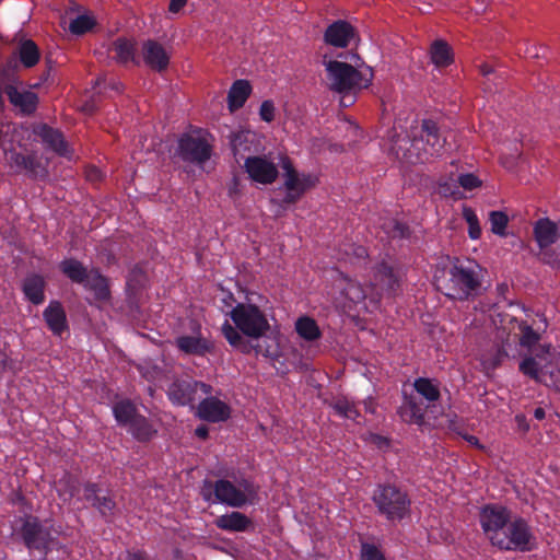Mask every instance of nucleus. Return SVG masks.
Wrapping results in <instances>:
<instances>
[{
    "mask_svg": "<svg viewBox=\"0 0 560 560\" xmlns=\"http://www.w3.org/2000/svg\"><path fill=\"white\" fill-rule=\"evenodd\" d=\"M234 326L228 320L222 325L221 331L228 342L247 352V343L243 336L258 340L266 336L270 324L264 311L252 303H237L229 313Z\"/></svg>",
    "mask_w": 560,
    "mask_h": 560,
    "instance_id": "obj_1",
    "label": "nucleus"
},
{
    "mask_svg": "<svg viewBox=\"0 0 560 560\" xmlns=\"http://www.w3.org/2000/svg\"><path fill=\"white\" fill-rule=\"evenodd\" d=\"M480 266L472 261L458 259L447 270L445 295L454 300H468L481 287L482 273Z\"/></svg>",
    "mask_w": 560,
    "mask_h": 560,
    "instance_id": "obj_2",
    "label": "nucleus"
},
{
    "mask_svg": "<svg viewBox=\"0 0 560 560\" xmlns=\"http://www.w3.org/2000/svg\"><path fill=\"white\" fill-rule=\"evenodd\" d=\"M372 501L377 509V513L389 522H400L410 514L411 500L409 494L396 485H377Z\"/></svg>",
    "mask_w": 560,
    "mask_h": 560,
    "instance_id": "obj_3",
    "label": "nucleus"
},
{
    "mask_svg": "<svg viewBox=\"0 0 560 560\" xmlns=\"http://www.w3.org/2000/svg\"><path fill=\"white\" fill-rule=\"evenodd\" d=\"M326 71L329 89L340 94L355 93L366 89L373 77L372 72L368 75L353 66L338 60L326 62Z\"/></svg>",
    "mask_w": 560,
    "mask_h": 560,
    "instance_id": "obj_4",
    "label": "nucleus"
},
{
    "mask_svg": "<svg viewBox=\"0 0 560 560\" xmlns=\"http://www.w3.org/2000/svg\"><path fill=\"white\" fill-rule=\"evenodd\" d=\"M491 545L504 551L528 552L535 549L536 538L524 517L512 516L502 533L491 537Z\"/></svg>",
    "mask_w": 560,
    "mask_h": 560,
    "instance_id": "obj_5",
    "label": "nucleus"
},
{
    "mask_svg": "<svg viewBox=\"0 0 560 560\" xmlns=\"http://www.w3.org/2000/svg\"><path fill=\"white\" fill-rule=\"evenodd\" d=\"M247 135L241 132L233 137L231 141L232 151L237 163L244 159V168L249 178L259 184H272L278 177L277 166L265 156H247L243 151L248 148L245 145Z\"/></svg>",
    "mask_w": 560,
    "mask_h": 560,
    "instance_id": "obj_6",
    "label": "nucleus"
},
{
    "mask_svg": "<svg viewBox=\"0 0 560 560\" xmlns=\"http://www.w3.org/2000/svg\"><path fill=\"white\" fill-rule=\"evenodd\" d=\"M413 130V149L418 150V160L427 163L433 158L443 153L446 144V137L439 124L433 119H422Z\"/></svg>",
    "mask_w": 560,
    "mask_h": 560,
    "instance_id": "obj_7",
    "label": "nucleus"
},
{
    "mask_svg": "<svg viewBox=\"0 0 560 560\" xmlns=\"http://www.w3.org/2000/svg\"><path fill=\"white\" fill-rule=\"evenodd\" d=\"M243 489L237 488L226 479L215 480L213 483L206 481L202 497L206 501L219 502L232 508H242L247 503V493L255 491L248 481L242 483Z\"/></svg>",
    "mask_w": 560,
    "mask_h": 560,
    "instance_id": "obj_8",
    "label": "nucleus"
},
{
    "mask_svg": "<svg viewBox=\"0 0 560 560\" xmlns=\"http://www.w3.org/2000/svg\"><path fill=\"white\" fill-rule=\"evenodd\" d=\"M282 168L287 192L279 206L285 209L298 202L310 188L314 187L317 177L312 174H300L288 158L282 161Z\"/></svg>",
    "mask_w": 560,
    "mask_h": 560,
    "instance_id": "obj_9",
    "label": "nucleus"
},
{
    "mask_svg": "<svg viewBox=\"0 0 560 560\" xmlns=\"http://www.w3.org/2000/svg\"><path fill=\"white\" fill-rule=\"evenodd\" d=\"M72 282L82 283L97 302H107L110 299L108 280L97 270H88L80 261L72 259Z\"/></svg>",
    "mask_w": 560,
    "mask_h": 560,
    "instance_id": "obj_10",
    "label": "nucleus"
},
{
    "mask_svg": "<svg viewBox=\"0 0 560 560\" xmlns=\"http://www.w3.org/2000/svg\"><path fill=\"white\" fill-rule=\"evenodd\" d=\"M512 518V512L501 504H486L481 508L479 522L483 533L491 541V537L499 536Z\"/></svg>",
    "mask_w": 560,
    "mask_h": 560,
    "instance_id": "obj_11",
    "label": "nucleus"
},
{
    "mask_svg": "<svg viewBox=\"0 0 560 560\" xmlns=\"http://www.w3.org/2000/svg\"><path fill=\"white\" fill-rule=\"evenodd\" d=\"M177 151L183 161L201 165L211 158L212 147L202 137L184 135L178 140Z\"/></svg>",
    "mask_w": 560,
    "mask_h": 560,
    "instance_id": "obj_12",
    "label": "nucleus"
},
{
    "mask_svg": "<svg viewBox=\"0 0 560 560\" xmlns=\"http://www.w3.org/2000/svg\"><path fill=\"white\" fill-rule=\"evenodd\" d=\"M22 536L28 549L46 552L54 546L50 533L35 517H27L22 527Z\"/></svg>",
    "mask_w": 560,
    "mask_h": 560,
    "instance_id": "obj_13",
    "label": "nucleus"
},
{
    "mask_svg": "<svg viewBox=\"0 0 560 560\" xmlns=\"http://www.w3.org/2000/svg\"><path fill=\"white\" fill-rule=\"evenodd\" d=\"M413 130L410 135L397 133L395 130L390 135L389 153L398 161L408 164H422L418 160V150L413 149Z\"/></svg>",
    "mask_w": 560,
    "mask_h": 560,
    "instance_id": "obj_14",
    "label": "nucleus"
},
{
    "mask_svg": "<svg viewBox=\"0 0 560 560\" xmlns=\"http://www.w3.org/2000/svg\"><path fill=\"white\" fill-rule=\"evenodd\" d=\"M374 281L387 295H396L401 288L400 270L383 260L375 267Z\"/></svg>",
    "mask_w": 560,
    "mask_h": 560,
    "instance_id": "obj_15",
    "label": "nucleus"
},
{
    "mask_svg": "<svg viewBox=\"0 0 560 560\" xmlns=\"http://www.w3.org/2000/svg\"><path fill=\"white\" fill-rule=\"evenodd\" d=\"M141 57L145 66L159 73L168 68L171 59L164 46L154 39H147L142 43Z\"/></svg>",
    "mask_w": 560,
    "mask_h": 560,
    "instance_id": "obj_16",
    "label": "nucleus"
},
{
    "mask_svg": "<svg viewBox=\"0 0 560 560\" xmlns=\"http://www.w3.org/2000/svg\"><path fill=\"white\" fill-rule=\"evenodd\" d=\"M83 497L107 522L114 515V510L116 508L114 499L97 485H85L83 489Z\"/></svg>",
    "mask_w": 560,
    "mask_h": 560,
    "instance_id": "obj_17",
    "label": "nucleus"
},
{
    "mask_svg": "<svg viewBox=\"0 0 560 560\" xmlns=\"http://www.w3.org/2000/svg\"><path fill=\"white\" fill-rule=\"evenodd\" d=\"M197 416L201 420L218 423L230 418L231 408L226 402L217 397H207L199 402Z\"/></svg>",
    "mask_w": 560,
    "mask_h": 560,
    "instance_id": "obj_18",
    "label": "nucleus"
},
{
    "mask_svg": "<svg viewBox=\"0 0 560 560\" xmlns=\"http://www.w3.org/2000/svg\"><path fill=\"white\" fill-rule=\"evenodd\" d=\"M534 238L540 248L541 256L545 255L546 250H550L560 237L559 226L551 221L549 218L538 219L533 228Z\"/></svg>",
    "mask_w": 560,
    "mask_h": 560,
    "instance_id": "obj_19",
    "label": "nucleus"
},
{
    "mask_svg": "<svg viewBox=\"0 0 560 560\" xmlns=\"http://www.w3.org/2000/svg\"><path fill=\"white\" fill-rule=\"evenodd\" d=\"M179 351L188 355L203 357L213 349L212 342L198 330L196 335H183L175 339Z\"/></svg>",
    "mask_w": 560,
    "mask_h": 560,
    "instance_id": "obj_20",
    "label": "nucleus"
},
{
    "mask_svg": "<svg viewBox=\"0 0 560 560\" xmlns=\"http://www.w3.org/2000/svg\"><path fill=\"white\" fill-rule=\"evenodd\" d=\"M353 37L354 28L343 20L335 21L324 33L325 43L339 48L347 47Z\"/></svg>",
    "mask_w": 560,
    "mask_h": 560,
    "instance_id": "obj_21",
    "label": "nucleus"
},
{
    "mask_svg": "<svg viewBox=\"0 0 560 560\" xmlns=\"http://www.w3.org/2000/svg\"><path fill=\"white\" fill-rule=\"evenodd\" d=\"M428 406L416 396H405L401 406L398 409V415L406 423L421 425L424 422L425 411Z\"/></svg>",
    "mask_w": 560,
    "mask_h": 560,
    "instance_id": "obj_22",
    "label": "nucleus"
},
{
    "mask_svg": "<svg viewBox=\"0 0 560 560\" xmlns=\"http://www.w3.org/2000/svg\"><path fill=\"white\" fill-rule=\"evenodd\" d=\"M167 397L173 405L187 406L195 401L194 384L191 381L176 380L167 389Z\"/></svg>",
    "mask_w": 560,
    "mask_h": 560,
    "instance_id": "obj_23",
    "label": "nucleus"
},
{
    "mask_svg": "<svg viewBox=\"0 0 560 560\" xmlns=\"http://www.w3.org/2000/svg\"><path fill=\"white\" fill-rule=\"evenodd\" d=\"M11 104L24 114H31L36 109L37 95L31 91L20 90L18 86L9 85L5 90Z\"/></svg>",
    "mask_w": 560,
    "mask_h": 560,
    "instance_id": "obj_24",
    "label": "nucleus"
},
{
    "mask_svg": "<svg viewBox=\"0 0 560 560\" xmlns=\"http://www.w3.org/2000/svg\"><path fill=\"white\" fill-rule=\"evenodd\" d=\"M110 52L113 54V59L119 65H127L128 62L140 63L136 57L135 43L128 38L118 37L115 39L112 44Z\"/></svg>",
    "mask_w": 560,
    "mask_h": 560,
    "instance_id": "obj_25",
    "label": "nucleus"
},
{
    "mask_svg": "<svg viewBox=\"0 0 560 560\" xmlns=\"http://www.w3.org/2000/svg\"><path fill=\"white\" fill-rule=\"evenodd\" d=\"M33 133L52 151L59 154H63L66 151V143L62 135L58 130H55L45 124H39L34 126Z\"/></svg>",
    "mask_w": 560,
    "mask_h": 560,
    "instance_id": "obj_26",
    "label": "nucleus"
},
{
    "mask_svg": "<svg viewBox=\"0 0 560 560\" xmlns=\"http://www.w3.org/2000/svg\"><path fill=\"white\" fill-rule=\"evenodd\" d=\"M214 524L218 528L226 532H246L252 525V521L245 514L234 511L217 517Z\"/></svg>",
    "mask_w": 560,
    "mask_h": 560,
    "instance_id": "obj_27",
    "label": "nucleus"
},
{
    "mask_svg": "<svg viewBox=\"0 0 560 560\" xmlns=\"http://www.w3.org/2000/svg\"><path fill=\"white\" fill-rule=\"evenodd\" d=\"M252 93V85L246 80H236L228 93V106L231 112L240 109Z\"/></svg>",
    "mask_w": 560,
    "mask_h": 560,
    "instance_id": "obj_28",
    "label": "nucleus"
},
{
    "mask_svg": "<svg viewBox=\"0 0 560 560\" xmlns=\"http://www.w3.org/2000/svg\"><path fill=\"white\" fill-rule=\"evenodd\" d=\"M339 288L341 290V294L349 302V308H351L352 304L357 305L360 303H364L366 292L361 283L345 277L340 280Z\"/></svg>",
    "mask_w": 560,
    "mask_h": 560,
    "instance_id": "obj_29",
    "label": "nucleus"
},
{
    "mask_svg": "<svg viewBox=\"0 0 560 560\" xmlns=\"http://www.w3.org/2000/svg\"><path fill=\"white\" fill-rule=\"evenodd\" d=\"M430 57L438 68L448 67L454 61L452 47L443 39H436L431 44Z\"/></svg>",
    "mask_w": 560,
    "mask_h": 560,
    "instance_id": "obj_30",
    "label": "nucleus"
},
{
    "mask_svg": "<svg viewBox=\"0 0 560 560\" xmlns=\"http://www.w3.org/2000/svg\"><path fill=\"white\" fill-rule=\"evenodd\" d=\"M44 318L55 334H60L65 330L66 313L59 302L52 301L49 303L44 311Z\"/></svg>",
    "mask_w": 560,
    "mask_h": 560,
    "instance_id": "obj_31",
    "label": "nucleus"
},
{
    "mask_svg": "<svg viewBox=\"0 0 560 560\" xmlns=\"http://www.w3.org/2000/svg\"><path fill=\"white\" fill-rule=\"evenodd\" d=\"M113 413L120 427L127 428L140 413L136 405L129 399H121L114 404Z\"/></svg>",
    "mask_w": 560,
    "mask_h": 560,
    "instance_id": "obj_32",
    "label": "nucleus"
},
{
    "mask_svg": "<svg viewBox=\"0 0 560 560\" xmlns=\"http://www.w3.org/2000/svg\"><path fill=\"white\" fill-rule=\"evenodd\" d=\"M128 432L139 442H148L153 439L158 433L156 429L153 428L149 419L144 416L139 415L136 419L127 427Z\"/></svg>",
    "mask_w": 560,
    "mask_h": 560,
    "instance_id": "obj_33",
    "label": "nucleus"
},
{
    "mask_svg": "<svg viewBox=\"0 0 560 560\" xmlns=\"http://www.w3.org/2000/svg\"><path fill=\"white\" fill-rule=\"evenodd\" d=\"M45 281L38 275H31L23 282V292L25 296L34 304H40L45 300Z\"/></svg>",
    "mask_w": 560,
    "mask_h": 560,
    "instance_id": "obj_34",
    "label": "nucleus"
},
{
    "mask_svg": "<svg viewBox=\"0 0 560 560\" xmlns=\"http://www.w3.org/2000/svg\"><path fill=\"white\" fill-rule=\"evenodd\" d=\"M4 159L8 166L14 172L33 171L35 167V156L24 155L14 149L4 148Z\"/></svg>",
    "mask_w": 560,
    "mask_h": 560,
    "instance_id": "obj_35",
    "label": "nucleus"
},
{
    "mask_svg": "<svg viewBox=\"0 0 560 560\" xmlns=\"http://www.w3.org/2000/svg\"><path fill=\"white\" fill-rule=\"evenodd\" d=\"M545 362L540 361L534 355H526L522 359L518 364V371L535 381L536 383H541L542 381V372L544 368H546Z\"/></svg>",
    "mask_w": 560,
    "mask_h": 560,
    "instance_id": "obj_36",
    "label": "nucleus"
},
{
    "mask_svg": "<svg viewBox=\"0 0 560 560\" xmlns=\"http://www.w3.org/2000/svg\"><path fill=\"white\" fill-rule=\"evenodd\" d=\"M415 390L428 402H435L441 397L439 384L428 377H418L413 382Z\"/></svg>",
    "mask_w": 560,
    "mask_h": 560,
    "instance_id": "obj_37",
    "label": "nucleus"
},
{
    "mask_svg": "<svg viewBox=\"0 0 560 560\" xmlns=\"http://www.w3.org/2000/svg\"><path fill=\"white\" fill-rule=\"evenodd\" d=\"M295 330L299 336L307 341H314L320 338V329L312 317L302 316L295 322Z\"/></svg>",
    "mask_w": 560,
    "mask_h": 560,
    "instance_id": "obj_38",
    "label": "nucleus"
},
{
    "mask_svg": "<svg viewBox=\"0 0 560 560\" xmlns=\"http://www.w3.org/2000/svg\"><path fill=\"white\" fill-rule=\"evenodd\" d=\"M18 54L21 62L26 68L35 66L40 56L37 45L31 39H24L19 44Z\"/></svg>",
    "mask_w": 560,
    "mask_h": 560,
    "instance_id": "obj_39",
    "label": "nucleus"
},
{
    "mask_svg": "<svg viewBox=\"0 0 560 560\" xmlns=\"http://www.w3.org/2000/svg\"><path fill=\"white\" fill-rule=\"evenodd\" d=\"M97 22L94 15L89 13L79 14L72 18V35L82 36L93 32Z\"/></svg>",
    "mask_w": 560,
    "mask_h": 560,
    "instance_id": "obj_40",
    "label": "nucleus"
},
{
    "mask_svg": "<svg viewBox=\"0 0 560 560\" xmlns=\"http://www.w3.org/2000/svg\"><path fill=\"white\" fill-rule=\"evenodd\" d=\"M332 409L337 415L340 417L357 421H359L360 418V411L358 410L355 404L346 397L338 398L332 405Z\"/></svg>",
    "mask_w": 560,
    "mask_h": 560,
    "instance_id": "obj_41",
    "label": "nucleus"
},
{
    "mask_svg": "<svg viewBox=\"0 0 560 560\" xmlns=\"http://www.w3.org/2000/svg\"><path fill=\"white\" fill-rule=\"evenodd\" d=\"M383 230L388 238L405 240L409 238L411 231L406 223L390 219L383 224Z\"/></svg>",
    "mask_w": 560,
    "mask_h": 560,
    "instance_id": "obj_42",
    "label": "nucleus"
},
{
    "mask_svg": "<svg viewBox=\"0 0 560 560\" xmlns=\"http://www.w3.org/2000/svg\"><path fill=\"white\" fill-rule=\"evenodd\" d=\"M521 332L520 345L524 348L532 349L540 340V335L533 329L526 322H521L518 325Z\"/></svg>",
    "mask_w": 560,
    "mask_h": 560,
    "instance_id": "obj_43",
    "label": "nucleus"
},
{
    "mask_svg": "<svg viewBox=\"0 0 560 560\" xmlns=\"http://www.w3.org/2000/svg\"><path fill=\"white\" fill-rule=\"evenodd\" d=\"M489 221L491 224V232L499 236L506 235V228L509 224V217L503 211H491L489 213Z\"/></svg>",
    "mask_w": 560,
    "mask_h": 560,
    "instance_id": "obj_44",
    "label": "nucleus"
},
{
    "mask_svg": "<svg viewBox=\"0 0 560 560\" xmlns=\"http://www.w3.org/2000/svg\"><path fill=\"white\" fill-rule=\"evenodd\" d=\"M463 218L468 224V235L471 240H478L481 236V228L475 210L470 207L463 208Z\"/></svg>",
    "mask_w": 560,
    "mask_h": 560,
    "instance_id": "obj_45",
    "label": "nucleus"
},
{
    "mask_svg": "<svg viewBox=\"0 0 560 560\" xmlns=\"http://www.w3.org/2000/svg\"><path fill=\"white\" fill-rule=\"evenodd\" d=\"M361 560H386L384 553L373 544L361 545Z\"/></svg>",
    "mask_w": 560,
    "mask_h": 560,
    "instance_id": "obj_46",
    "label": "nucleus"
},
{
    "mask_svg": "<svg viewBox=\"0 0 560 560\" xmlns=\"http://www.w3.org/2000/svg\"><path fill=\"white\" fill-rule=\"evenodd\" d=\"M458 184L466 190H472L481 186V180L472 173L460 174Z\"/></svg>",
    "mask_w": 560,
    "mask_h": 560,
    "instance_id": "obj_47",
    "label": "nucleus"
},
{
    "mask_svg": "<svg viewBox=\"0 0 560 560\" xmlns=\"http://www.w3.org/2000/svg\"><path fill=\"white\" fill-rule=\"evenodd\" d=\"M542 260L551 267L560 270V242L555 249L546 250Z\"/></svg>",
    "mask_w": 560,
    "mask_h": 560,
    "instance_id": "obj_48",
    "label": "nucleus"
},
{
    "mask_svg": "<svg viewBox=\"0 0 560 560\" xmlns=\"http://www.w3.org/2000/svg\"><path fill=\"white\" fill-rule=\"evenodd\" d=\"M259 116L266 122H271L275 119V105L272 101L266 100L261 103Z\"/></svg>",
    "mask_w": 560,
    "mask_h": 560,
    "instance_id": "obj_49",
    "label": "nucleus"
},
{
    "mask_svg": "<svg viewBox=\"0 0 560 560\" xmlns=\"http://www.w3.org/2000/svg\"><path fill=\"white\" fill-rule=\"evenodd\" d=\"M144 279V272L140 266H135L127 278V285L129 288H136L137 285H140L142 280Z\"/></svg>",
    "mask_w": 560,
    "mask_h": 560,
    "instance_id": "obj_50",
    "label": "nucleus"
},
{
    "mask_svg": "<svg viewBox=\"0 0 560 560\" xmlns=\"http://www.w3.org/2000/svg\"><path fill=\"white\" fill-rule=\"evenodd\" d=\"M98 106V96L95 93L90 97V100L85 101L84 104L80 107V110L86 115H92Z\"/></svg>",
    "mask_w": 560,
    "mask_h": 560,
    "instance_id": "obj_51",
    "label": "nucleus"
},
{
    "mask_svg": "<svg viewBox=\"0 0 560 560\" xmlns=\"http://www.w3.org/2000/svg\"><path fill=\"white\" fill-rule=\"evenodd\" d=\"M551 345L545 343L540 345L538 351L534 357L545 362V365L550 364L549 355H550Z\"/></svg>",
    "mask_w": 560,
    "mask_h": 560,
    "instance_id": "obj_52",
    "label": "nucleus"
},
{
    "mask_svg": "<svg viewBox=\"0 0 560 560\" xmlns=\"http://www.w3.org/2000/svg\"><path fill=\"white\" fill-rule=\"evenodd\" d=\"M118 560H145L142 551L126 550L118 556Z\"/></svg>",
    "mask_w": 560,
    "mask_h": 560,
    "instance_id": "obj_53",
    "label": "nucleus"
},
{
    "mask_svg": "<svg viewBox=\"0 0 560 560\" xmlns=\"http://www.w3.org/2000/svg\"><path fill=\"white\" fill-rule=\"evenodd\" d=\"M84 175L85 178L92 183L101 179V171L96 166L85 167Z\"/></svg>",
    "mask_w": 560,
    "mask_h": 560,
    "instance_id": "obj_54",
    "label": "nucleus"
},
{
    "mask_svg": "<svg viewBox=\"0 0 560 560\" xmlns=\"http://www.w3.org/2000/svg\"><path fill=\"white\" fill-rule=\"evenodd\" d=\"M192 384H194V393L196 394L197 390H200L202 394L205 395H211L212 392H213V388L211 385L207 384V383H203V382H199V381H191Z\"/></svg>",
    "mask_w": 560,
    "mask_h": 560,
    "instance_id": "obj_55",
    "label": "nucleus"
},
{
    "mask_svg": "<svg viewBox=\"0 0 560 560\" xmlns=\"http://www.w3.org/2000/svg\"><path fill=\"white\" fill-rule=\"evenodd\" d=\"M195 434L197 438L206 440L209 435V429L205 424L198 425L195 430Z\"/></svg>",
    "mask_w": 560,
    "mask_h": 560,
    "instance_id": "obj_56",
    "label": "nucleus"
},
{
    "mask_svg": "<svg viewBox=\"0 0 560 560\" xmlns=\"http://www.w3.org/2000/svg\"><path fill=\"white\" fill-rule=\"evenodd\" d=\"M186 4V0H171L168 10L171 12H178Z\"/></svg>",
    "mask_w": 560,
    "mask_h": 560,
    "instance_id": "obj_57",
    "label": "nucleus"
},
{
    "mask_svg": "<svg viewBox=\"0 0 560 560\" xmlns=\"http://www.w3.org/2000/svg\"><path fill=\"white\" fill-rule=\"evenodd\" d=\"M463 439L465 441H467L470 445L477 447V448H482L483 446L480 444L479 442V439L475 435H470V434H463L462 435Z\"/></svg>",
    "mask_w": 560,
    "mask_h": 560,
    "instance_id": "obj_58",
    "label": "nucleus"
},
{
    "mask_svg": "<svg viewBox=\"0 0 560 560\" xmlns=\"http://www.w3.org/2000/svg\"><path fill=\"white\" fill-rule=\"evenodd\" d=\"M510 287L506 282H501L497 284V293L502 299L506 298V293L509 292Z\"/></svg>",
    "mask_w": 560,
    "mask_h": 560,
    "instance_id": "obj_59",
    "label": "nucleus"
},
{
    "mask_svg": "<svg viewBox=\"0 0 560 560\" xmlns=\"http://www.w3.org/2000/svg\"><path fill=\"white\" fill-rule=\"evenodd\" d=\"M480 72L482 75L488 77L493 72V68L488 63H483L480 66Z\"/></svg>",
    "mask_w": 560,
    "mask_h": 560,
    "instance_id": "obj_60",
    "label": "nucleus"
},
{
    "mask_svg": "<svg viewBox=\"0 0 560 560\" xmlns=\"http://www.w3.org/2000/svg\"><path fill=\"white\" fill-rule=\"evenodd\" d=\"M534 417L537 419V420H544L545 417H546V412H545V409L541 408V407H537L535 410H534Z\"/></svg>",
    "mask_w": 560,
    "mask_h": 560,
    "instance_id": "obj_61",
    "label": "nucleus"
},
{
    "mask_svg": "<svg viewBox=\"0 0 560 560\" xmlns=\"http://www.w3.org/2000/svg\"><path fill=\"white\" fill-rule=\"evenodd\" d=\"M60 26L63 30L65 35H67L68 32L70 31V24H68V21H67L66 16L61 18Z\"/></svg>",
    "mask_w": 560,
    "mask_h": 560,
    "instance_id": "obj_62",
    "label": "nucleus"
},
{
    "mask_svg": "<svg viewBox=\"0 0 560 560\" xmlns=\"http://www.w3.org/2000/svg\"><path fill=\"white\" fill-rule=\"evenodd\" d=\"M354 254L358 256V257H366L368 256V252L364 247L362 246H358L355 249H354Z\"/></svg>",
    "mask_w": 560,
    "mask_h": 560,
    "instance_id": "obj_63",
    "label": "nucleus"
},
{
    "mask_svg": "<svg viewBox=\"0 0 560 560\" xmlns=\"http://www.w3.org/2000/svg\"><path fill=\"white\" fill-rule=\"evenodd\" d=\"M61 269H62V271H63L67 276H69V277H70V261H67V260L62 261V264H61Z\"/></svg>",
    "mask_w": 560,
    "mask_h": 560,
    "instance_id": "obj_64",
    "label": "nucleus"
}]
</instances>
